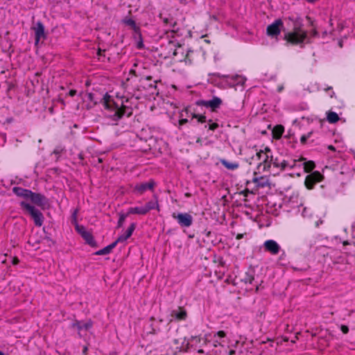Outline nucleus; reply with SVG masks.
Returning <instances> with one entry per match:
<instances>
[{"label":"nucleus","mask_w":355,"mask_h":355,"mask_svg":"<svg viewBox=\"0 0 355 355\" xmlns=\"http://www.w3.org/2000/svg\"><path fill=\"white\" fill-rule=\"evenodd\" d=\"M252 159L259 162L257 169L259 173L270 171L271 168L280 170L297 169L296 175L300 176L302 173H309L315 168L313 162L306 161L304 158L291 160L274 158L271 149L268 146L257 151Z\"/></svg>","instance_id":"f257e3e1"},{"label":"nucleus","mask_w":355,"mask_h":355,"mask_svg":"<svg viewBox=\"0 0 355 355\" xmlns=\"http://www.w3.org/2000/svg\"><path fill=\"white\" fill-rule=\"evenodd\" d=\"M184 116H186L187 117H191V119H196L198 123H203L206 122V116L205 115L196 114L188 107L182 111L180 116L183 117Z\"/></svg>","instance_id":"2eb2a0df"},{"label":"nucleus","mask_w":355,"mask_h":355,"mask_svg":"<svg viewBox=\"0 0 355 355\" xmlns=\"http://www.w3.org/2000/svg\"><path fill=\"white\" fill-rule=\"evenodd\" d=\"M323 175L318 171H314L306 177L305 186L308 189H312L314 185L322 181Z\"/></svg>","instance_id":"9d476101"},{"label":"nucleus","mask_w":355,"mask_h":355,"mask_svg":"<svg viewBox=\"0 0 355 355\" xmlns=\"http://www.w3.org/2000/svg\"><path fill=\"white\" fill-rule=\"evenodd\" d=\"M187 345H190L191 347L197 350L198 353H204V350L202 349L203 345H207V334L204 338L199 336H191V338L187 341Z\"/></svg>","instance_id":"6e6552de"},{"label":"nucleus","mask_w":355,"mask_h":355,"mask_svg":"<svg viewBox=\"0 0 355 355\" xmlns=\"http://www.w3.org/2000/svg\"><path fill=\"white\" fill-rule=\"evenodd\" d=\"M218 125L216 123H211L209 125V129L211 130H214L218 128Z\"/></svg>","instance_id":"473e14b6"},{"label":"nucleus","mask_w":355,"mask_h":355,"mask_svg":"<svg viewBox=\"0 0 355 355\" xmlns=\"http://www.w3.org/2000/svg\"><path fill=\"white\" fill-rule=\"evenodd\" d=\"M340 118L335 112L329 111L327 112V120L330 123H335L339 121Z\"/></svg>","instance_id":"393cba45"},{"label":"nucleus","mask_w":355,"mask_h":355,"mask_svg":"<svg viewBox=\"0 0 355 355\" xmlns=\"http://www.w3.org/2000/svg\"><path fill=\"white\" fill-rule=\"evenodd\" d=\"M82 237L89 245L94 246L96 244V241L90 232H87L86 234L82 236Z\"/></svg>","instance_id":"cd10ccee"},{"label":"nucleus","mask_w":355,"mask_h":355,"mask_svg":"<svg viewBox=\"0 0 355 355\" xmlns=\"http://www.w3.org/2000/svg\"><path fill=\"white\" fill-rule=\"evenodd\" d=\"M222 100L218 96H213L210 100H201L197 102L198 105H202L207 108H211L212 111H215L222 105Z\"/></svg>","instance_id":"9b49d317"},{"label":"nucleus","mask_w":355,"mask_h":355,"mask_svg":"<svg viewBox=\"0 0 355 355\" xmlns=\"http://www.w3.org/2000/svg\"><path fill=\"white\" fill-rule=\"evenodd\" d=\"M0 355H8V354H6L3 352H2L1 351H0Z\"/></svg>","instance_id":"c03bdc74"},{"label":"nucleus","mask_w":355,"mask_h":355,"mask_svg":"<svg viewBox=\"0 0 355 355\" xmlns=\"http://www.w3.org/2000/svg\"><path fill=\"white\" fill-rule=\"evenodd\" d=\"M13 193L19 197H22L26 200L29 199V196L31 194V191L28 189H26L19 187H15L12 189Z\"/></svg>","instance_id":"6ab92c4d"},{"label":"nucleus","mask_w":355,"mask_h":355,"mask_svg":"<svg viewBox=\"0 0 355 355\" xmlns=\"http://www.w3.org/2000/svg\"><path fill=\"white\" fill-rule=\"evenodd\" d=\"M77 214H78L77 209H75L72 214V218H73V220H75V221L76 220Z\"/></svg>","instance_id":"c9c22d12"},{"label":"nucleus","mask_w":355,"mask_h":355,"mask_svg":"<svg viewBox=\"0 0 355 355\" xmlns=\"http://www.w3.org/2000/svg\"><path fill=\"white\" fill-rule=\"evenodd\" d=\"M136 228V224L135 223H132L130 224V225L128 227L125 232L121 235H120L118 239L115 241L116 243H123L127 239H128L132 234L133 232L135 231Z\"/></svg>","instance_id":"a211bd4d"},{"label":"nucleus","mask_w":355,"mask_h":355,"mask_svg":"<svg viewBox=\"0 0 355 355\" xmlns=\"http://www.w3.org/2000/svg\"><path fill=\"white\" fill-rule=\"evenodd\" d=\"M32 28L35 34V44L37 45L41 39L45 38L44 26L41 21H37Z\"/></svg>","instance_id":"4468645a"},{"label":"nucleus","mask_w":355,"mask_h":355,"mask_svg":"<svg viewBox=\"0 0 355 355\" xmlns=\"http://www.w3.org/2000/svg\"><path fill=\"white\" fill-rule=\"evenodd\" d=\"M116 244H117L116 242L114 241V242L112 243L111 244L107 245L106 247L103 248V249L97 251L96 252V254H97V255L108 254L111 252L112 249L116 247Z\"/></svg>","instance_id":"5701e85b"},{"label":"nucleus","mask_w":355,"mask_h":355,"mask_svg":"<svg viewBox=\"0 0 355 355\" xmlns=\"http://www.w3.org/2000/svg\"><path fill=\"white\" fill-rule=\"evenodd\" d=\"M282 89H283V87L282 86L278 87V92H282Z\"/></svg>","instance_id":"37998d69"},{"label":"nucleus","mask_w":355,"mask_h":355,"mask_svg":"<svg viewBox=\"0 0 355 355\" xmlns=\"http://www.w3.org/2000/svg\"><path fill=\"white\" fill-rule=\"evenodd\" d=\"M28 200L38 206L44 205L46 202V197L44 195L33 191L31 192Z\"/></svg>","instance_id":"f3484780"},{"label":"nucleus","mask_w":355,"mask_h":355,"mask_svg":"<svg viewBox=\"0 0 355 355\" xmlns=\"http://www.w3.org/2000/svg\"><path fill=\"white\" fill-rule=\"evenodd\" d=\"M288 19L292 23L293 29L284 33V40L294 45H302L308 42L307 31L302 28V19L291 17H289Z\"/></svg>","instance_id":"7ed1b4c3"},{"label":"nucleus","mask_w":355,"mask_h":355,"mask_svg":"<svg viewBox=\"0 0 355 355\" xmlns=\"http://www.w3.org/2000/svg\"><path fill=\"white\" fill-rule=\"evenodd\" d=\"M171 317L177 320H185L187 318V312L183 307H178L171 311Z\"/></svg>","instance_id":"dca6fc26"},{"label":"nucleus","mask_w":355,"mask_h":355,"mask_svg":"<svg viewBox=\"0 0 355 355\" xmlns=\"http://www.w3.org/2000/svg\"><path fill=\"white\" fill-rule=\"evenodd\" d=\"M145 206L146 209H147V213L152 209H157L159 211V205L158 203V200L156 199L155 201H149L146 203Z\"/></svg>","instance_id":"bb28decb"},{"label":"nucleus","mask_w":355,"mask_h":355,"mask_svg":"<svg viewBox=\"0 0 355 355\" xmlns=\"http://www.w3.org/2000/svg\"><path fill=\"white\" fill-rule=\"evenodd\" d=\"M328 148L331 150H335V148L333 146H331V145L329 146Z\"/></svg>","instance_id":"a19ab883"},{"label":"nucleus","mask_w":355,"mask_h":355,"mask_svg":"<svg viewBox=\"0 0 355 355\" xmlns=\"http://www.w3.org/2000/svg\"><path fill=\"white\" fill-rule=\"evenodd\" d=\"M62 151V149H60L59 148H57L54 150L53 153L55 154H59Z\"/></svg>","instance_id":"e433bc0d"},{"label":"nucleus","mask_w":355,"mask_h":355,"mask_svg":"<svg viewBox=\"0 0 355 355\" xmlns=\"http://www.w3.org/2000/svg\"><path fill=\"white\" fill-rule=\"evenodd\" d=\"M128 211L130 214L145 215L147 214V209H146L145 206L130 207Z\"/></svg>","instance_id":"4be33fe9"},{"label":"nucleus","mask_w":355,"mask_h":355,"mask_svg":"<svg viewBox=\"0 0 355 355\" xmlns=\"http://www.w3.org/2000/svg\"><path fill=\"white\" fill-rule=\"evenodd\" d=\"M123 23L129 26L135 31V33L139 35V38H141V35L140 33V28L136 24V22L135 20H133L131 18H126L123 19Z\"/></svg>","instance_id":"aec40b11"},{"label":"nucleus","mask_w":355,"mask_h":355,"mask_svg":"<svg viewBox=\"0 0 355 355\" xmlns=\"http://www.w3.org/2000/svg\"><path fill=\"white\" fill-rule=\"evenodd\" d=\"M189 122V120L187 119H181L180 121H179V125H183L184 124L187 123Z\"/></svg>","instance_id":"f704fd0d"},{"label":"nucleus","mask_w":355,"mask_h":355,"mask_svg":"<svg viewBox=\"0 0 355 355\" xmlns=\"http://www.w3.org/2000/svg\"><path fill=\"white\" fill-rule=\"evenodd\" d=\"M284 132V128L282 125H276L272 130L273 138L279 139Z\"/></svg>","instance_id":"b1692460"},{"label":"nucleus","mask_w":355,"mask_h":355,"mask_svg":"<svg viewBox=\"0 0 355 355\" xmlns=\"http://www.w3.org/2000/svg\"><path fill=\"white\" fill-rule=\"evenodd\" d=\"M129 214H128V211L126 214H120L119 218L118 223H117L118 227H121L123 225L125 218L128 217V216Z\"/></svg>","instance_id":"c756f323"},{"label":"nucleus","mask_w":355,"mask_h":355,"mask_svg":"<svg viewBox=\"0 0 355 355\" xmlns=\"http://www.w3.org/2000/svg\"><path fill=\"white\" fill-rule=\"evenodd\" d=\"M199 53L194 51H188L184 58V62L187 64H191L199 55Z\"/></svg>","instance_id":"412c9836"},{"label":"nucleus","mask_w":355,"mask_h":355,"mask_svg":"<svg viewBox=\"0 0 355 355\" xmlns=\"http://www.w3.org/2000/svg\"><path fill=\"white\" fill-rule=\"evenodd\" d=\"M155 186V182L154 180H150L148 182H142L135 184L133 191L138 195H142L147 190L153 191Z\"/></svg>","instance_id":"ddd939ff"},{"label":"nucleus","mask_w":355,"mask_h":355,"mask_svg":"<svg viewBox=\"0 0 355 355\" xmlns=\"http://www.w3.org/2000/svg\"><path fill=\"white\" fill-rule=\"evenodd\" d=\"M123 98L114 97L106 94L103 98V105L105 109V116L112 125L117 124V121L124 115L129 116L131 114L130 109L123 105Z\"/></svg>","instance_id":"f03ea898"},{"label":"nucleus","mask_w":355,"mask_h":355,"mask_svg":"<svg viewBox=\"0 0 355 355\" xmlns=\"http://www.w3.org/2000/svg\"><path fill=\"white\" fill-rule=\"evenodd\" d=\"M301 214L304 218H310L313 215V211L307 207H302Z\"/></svg>","instance_id":"c85d7f7f"},{"label":"nucleus","mask_w":355,"mask_h":355,"mask_svg":"<svg viewBox=\"0 0 355 355\" xmlns=\"http://www.w3.org/2000/svg\"><path fill=\"white\" fill-rule=\"evenodd\" d=\"M20 206L31 215L36 226L41 227L43 225L44 216L39 209L25 201H21Z\"/></svg>","instance_id":"39448f33"},{"label":"nucleus","mask_w":355,"mask_h":355,"mask_svg":"<svg viewBox=\"0 0 355 355\" xmlns=\"http://www.w3.org/2000/svg\"><path fill=\"white\" fill-rule=\"evenodd\" d=\"M221 164L229 170H235L239 168V164L237 162H230L226 159H222Z\"/></svg>","instance_id":"a878e982"},{"label":"nucleus","mask_w":355,"mask_h":355,"mask_svg":"<svg viewBox=\"0 0 355 355\" xmlns=\"http://www.w3.org/2000/svg\"><path fill=\"white\" fill-rule=\"evenodd\" d=\"M76 230L81 235V236L88 232L84 226L79 225H76Z\"/></svg>","instance_id":"7c9ffc66"},{"label":"nucleus","mask_w":355,"mask_h":355,"mask_svg":"<svg viewBox=\"0 0 355 355\" xmlns=\"http://www.w3.org/2000/svg\"><path fill=\"white\" fill-rule=\"evenodd\" d=\"M284 29V22L281 19H275L266 28V34L271 38L277 40L281 31Z\"/></svg>","instance_id":"423d86ee"},{"label":"nucleus","mask_w":355,"mask_h":355,"mask_svg":"<svg viewBox=\"0 0 355 355\" xmlns=\"http://www.w3.org/2000/svg\"><path fill=\"white\" fill-rule=\"evenodd\" d=\"M164 22H165V23H167V22H168V19H164Z\"/></svg>","instance_id":"a18cd8bd"},{"label":"nucleus","mask_w":355,"mask_h":355,"mask_svg":"<svg viewBox=\"0 0 355 355\" xmlns=\"http://www.w3.org/2000/svg\"><path fill=\"white\" fill-rule=\"evenodd\" d=\"M71 327L77 329L80 338H83L86 332L93 327V322L91 320L87 321L76 320L71 324Z\"/></svg>","instance_id":"0eeeda50"},{"label":"nucleus","mask_w":355,"mask_h":355,"mask_svg":"<svg viewBox=\"0 0 355 355\" xmlns=\"http://www.w3.org/2000/svg\"><path fill=\"white\" fill-rule=\"evenodd\" d=\"M172 216L177 220L181 227H189L193 223V217L188 213H179L178 214L173 213Z\"/></svg>","instance_id":"1a4fd4ad"},{"label":"nucleus","mask_w":355,"mask_h":355,"mask_svg":"<svg viewBox=\"0 0 355 355\" xmlns=\"http://www.w3.org/2000/svg\"><path fill=\"white\" fill-rule=\"evenodd\" d=\"M312 135V132H309L306 135H303L300 138V141L302 144H305L308 139L311 137V135Z\"/></svg>","instance_id":"2f4dec72"},{"label":"nucleus","mask_w":355,"mask_h":355,"mask_svg":"<svg viewBox=\"0 0 355 355\" xmlns=\"http://www.w3.org/2000/svg\"><path fill=\"white\" fill-rule=\"evenodd\" d=\"M75 93H76L75 91H73V90L70 91V95L71 96H73L75 94Z\"/></svg>","instance_id":"79ce46f5"},{"label":"nucleus","mask_w":355,"mask_h":355,"mask_svg":"<svg viewBox=\"0 0 355 355\" xmlns=\"http://www.w3.org/2000/svg\"><path fill=\"white\" fill-rule=\"evenodd\" d=\"M243 237V235L242 234H238L236 236V239L239 240L241 239Z\"/></svg>","instance_id":"4c0bfd02"},{"label":"nucleus","mask_w":355,"mask_h":355,"mask_svg":"<svg viewBox=\"0 0 355 355\" xmlns=\"http://www.w3.org/2000/svg\"><path fill=\"white\" fill-rule=\"evenodd\" d=\"M312 35H313V36H314V37H315V36H317V35H318V32H317V31L313 30V31H312Z\"/></svg>","instance_id":"ea45409f"},{"label":"nucleus","mask_w":355,"mask_h":355,"mask_svg":"<svg viewBox=\"0 0 355 355\" xmlns=\"http://www.w3.org/2000/svg\"><path fill=\"white\" fill-rule=\"evenodd\" d=\"M137 47L139 49H141L143 47V42L141 41H140L138 44H137Z\"/></svg>","instance_id":"58836bf2"},{"label":"nucleus","mask_w":355,"mask_h":355,"mask_svg":"<svg viewBox=\"0 0 355 355\" xmlns=\"http://www.w3.org/2000/svg\"><path fill=\"white\" fill-rule=\"evenodd\" d=\"M207 346L226 348L229 345V338L223 331L207 334Z\"/></svg>","instance_id":"20e7f679"},{"label":"nucleus","mask_w":355,"mask_h":355,"mask_svg":"<svg viewBox=\"0 0 355 355\" xmlns=\"http://www.w3.org/2000/svg\"><path fill=\"white\" fill-rule=\"evenodd\" d=\"M340 329L343 331V333H344V334H347L349 331V328L346 325H341Z\"/></svg>","instance_id":"72a5a7b5"},{"label":"nucleus","mask_w":355,"mask_h":355,"mask_svg":"<svg viewBox=\"0 0 355 355\" xmlns=\"http://www.w3.org/2000/svg\"><path fill=\"white\" fill-rule=\"evenodd\" d=\"M257 178H254V182H257Z\"/></svg>","instance_id":"49530a36"},{"label":"nucleus","mask_w":355,"mask_h":355,"mask_svg":"<svg viewBox=\"0 0 355 355\" xmlns=\"http://www.w3.org/2000/svg\"><path fill=\"white\" fill-rule=\"evenodd\" d=\"M263 246L266 252H269L272 255H277L281 251V246L279 243L272 239L266 240Z\"/></svg>","instance_id":"f8f14e48"}]
</instances>
